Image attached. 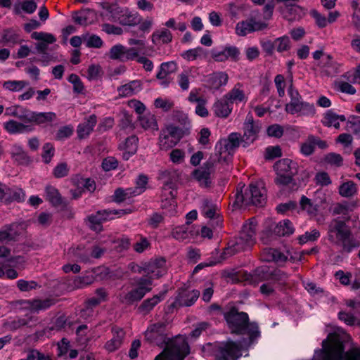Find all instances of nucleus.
<instances>
[{"instance_id": "f257e3e1", "label": "nucleus", "mask_w": 360, "mask_h": 360, "mask_svg": "<svg viewBox=\"0 0 360 360\" xmlns=\"http://www.w3.org/2000/svg\"><path fill=\"white\" fill-rule=\"evenodd\" d=\"M222 314L232 334L248 336L245 340L246 347H250L260 336L258 324L250 322L246 312L239 311L236 307L232 306L228 310L222 311Z\"/></svg>"}, {"instance_id": "f03ea898", "label": "nucleus", "mask_w": 360, "mask_h": 360, "mask_svg": "<svg viewBox=\"0 0 360 360\" xmlns=\"http://www.w3.org/2000/svg\"><path fill=\"white\" fill-rule=\"evenodd\" d=\"M328 240L342 247V252L350 253L360 246L353 236L349 226L340 217L333 219L328 224Z\"/></svg>"}, {"instance_id": "7ed1b4c3", "label": "nucleus", "mask_w": 360, "mask_h": 360, "mask_svg": "<svg viewBox=\"0 0 360 360\" xmlns=\"http://www.w3.org/2000/svg\"><path fill=\"white\" fill-rule=\"evenodd\" d=\"M320 353L319 360H360V348L352 347L345 350V343L338 337H334L330 342L327 339L322 342V349L316 350Z\"/></svg>"}, {"instance_id": "20e7f679", "label": "nucleus", "mask_w": 360, "mask_h": 360, "mask_svg": "<svg viewBox=\"0 0 360 360\" xmlns=\"http://www.w3.org/2000/svg\"><path fill=\"white\" fill-rule=\"evenodd\" d=\"M245 184L238 185L235 194V200L232 207L233 209H238L243 205L263 207L266 202V190L257 184L251 183L245 191Z\"/></svg>"}, {"instance_id": "39448f33", "label": "nucleus", "mask_w": 360, "mask_h": 360, "mask_svg": "<svg viewBox=\"0 0 360 360\" xmlns=\"http://www.w3.org/2000/svg\"><path fill=\"white\" fill-rule=\"evenodd\" d=\"M255 224L250 221L249 224H244L239 236L228 243V246L221 255V259H225L240 251H243L252 245L255 240Z\"/></svg>"}, {"instance_id": "423d86ee", "label": "nucleus", "mask_w": 360, "mask_h": 360, "mask_svg": "<svg viewBox=\"0 0 360 360\" xmlns=\"http://www.w3.org/2000/svg\"><path fill=\"white\" fill-rule=\"evenodd\" d=\"M276 176L274 183L277 186H289L296 190L297 184L294 176L298 173L297 164L290 159L283 158L277 161L274 165Z\"/></svg>"}, {"instance_id": "0eeeda50", "label": "nucleus", "mask_w": 360, "mask_h": 360, "mask_svg": "<svg viewBox=\"0 0 360 360\" xmlns=\"http://www.w3.org/2000/svg\"><path fill=\"white\" fill-rule=\"evenodd\" d=\"M132 210L131 209L100 210L96 211L95 213L88 215L84 219V222L91 231L96 233H101L103 231V223L115 219L116 215L120 217L122 215L130 214Z\"/></svg>"}, {"instance_id": "6e6552de", "label": "nucleus", "mask_w": 360, "mask_h": 360, "mask_svg": "<svg viewBox=\"0 0 360 360\" xmlns=\"http://www.w3.org/2000/svg\"><path fill=\"white\" fill-rule=\"evenodd\" d=\"M288 94L290 98V102L285 107V110L288 113L291 115L300 113L307 116L314 115V105L312 103L303 101L298 90L293 87L292 77H291V84L288 89Z\"/></svg>"}, {"instance_id": "1a4fd4ad", "label": "nucleus", "mask_w": 360, "mask_h": 360, "mask_svg": "<svg viewBox=\"0 0 360 360\" xmlns=\"http://www.w3.org/2000/svg\"><path fill=\"white\" fill-rule=\"evenodd\" d=\"M145 338L150 342L160 347H167L164 349L169 348L174 344H188L184 341L178 343L171 340L167 334V324L164 322L155 323L148 326L145 332Z\"/></svg>"}, {"instance_id": "9d476101", "label": "nucleus", "mask_w": 360, "mask_h": 360, "mask_svg": "<svg viewBox=\"0 0 360 360\" xmlns=\"http://www.w3.org/2000/svg\"><path fill=\"white\" fill-rule=\"evenodd\" d=\"M215 360H238L242 355L241 346L232 340L209 343Z\"/></svg>"}, {"instance_id": "9b49d317", "label": "nucleus", "mask_w": 360, "mask_h": 360, "mask_svg": "<svg viewBox=\"0 0 360 360\" xmlns=\"http://www.w3.org/2000/svg\"><path fill=\"white\" fill-rule=\"evenodd\" d=\"M251 277L254 282L278 283V285L280 287L285 285L288 279V275L285 272L278 269H272L268 266H261L256 268L253 270Z\"/></svg>"}, {"instance_id": "f8f14e48", "label": "nucleus", "mask_w": 360, "mask_h": 360, "mask_svg": "<svg viewBox=\"0 0 360 360\" xmlns=\"http://www.w3.org/2000/svg\"><path fill=\"white\" fill-rule=\"evenodd\" d=\"M18 118L24 123H21V134H27L34 130L35 124H42L53 122L56 118V115L53 112H38L28 111L18 116Z\"/></svg>"}, {"instance_id": "ddd939ff", "label": "nucleus", "mask_w": 360, "mask_h": 360, "mask_svg": "<svg viewBox=\"0 0 360 360\" xmlns=\"http://www.w3.org/2000/svg\"><path fill=\"white\" fill-rule=\"evenodd\" d=\"M134 285L136 288L126 293L122 300V302L127 305H133L135 303H138L147 293L152 290L150 278L136 277L134 278Z\"/></svg>"}, {"instance_id": "4468645a", "label": "nucleus", "mask_w": 360, "mask_h": 360, "mask_svg": "<svg viewBox=\"0 0 360 360\" xmlns=\"http://www.w3.org/2000/svg\"><path fill=\"white\" fill-rule=\"evenodd\" d=\"M242 144V135L238 132L231 133L227 139H221L215 145V151L219 155L225 153L224 162L229 163L232 160L235 150Z\"/></svg>"}, {"instance_id": "2eb2a0df", "label": "nucleus", "mask_w": 360, "mask_h": 360, "mask_svg": "<svg viewBox=\"0 0 360 360\" xmlns=\"http://www.w3.org/2000/svg\"><path fill=\"white\" fill-rule=\"evenodd\" d=\"M243 129L242 146L247 148L257 139L261 126L258 122H254L252 115H248L243 123Z\"/></svg>"}, {"instance_id": "dca6fc26", "label": "nucleus", "mask_w": 360, "mask_h": 360, "mask_svg": "<svg viewBox=\"0 0 360 360\" xmlns=\"http://www.w3.org/2000/svg\"><path fill=\"white\" fill-rule=\"evenodd\" d=\"M188 344H174L169 348L164 349L155 358V360H184L189 354Z\"/></svg>"}, {"instance_id": "f3484780", "label": "nucleus", "mask_w": 360, "mask_h": 360, "mask_svg": "<svg viewBox=\"0 0 360 360\" xmlns=\"http://www.w3.org/2000/svg\"><path fill=\"white\" fill-rule=\"evenodd\" d=\"M139 55L136 48H127L122 44H118L112 46L109 51L110 58L112 60H118L120 62L133 60Z\"/></svg>"}, {"instance_id": "a211bd4d", "label": "nucleus", "mask_w": 360, "mask_h": 360, "mask_svg": "<svg viewBox=\"0 0 360 360\" xmlns=\"http://www.w3.org/2000/svg\"><path fill=\"white\" fill-rule=\"evenodd\" d=\"M210 53L212 59L216 62H224L229 59L236 62L239 60L238 48L230 44L225 45L221 50L212 49Z\"/></svg>"}, {"instance_id": "6ab92c4d", "label": "nucleus", "mask_w": 360, "mask_h": 360, "mask_svg": "<svg viewBox=\"0 0 360 360\" xmlns=\"http://www.w3.org/2000/svg\"><path fill=\"white\" fill-rule=\"evenodd\" d=\"M200 295L197 290H188L182 288L179 291L174 302L171 304L172 307H190L193 305Z\"/></svg>"}, {"instance_id": "aec40b11", "label": "nucleus", "mask_w": 360, "mask_h": 360, "mask_svg": "<svg viewBox=\"0 0 360 360\" xmlns=\"http://www.w3.org/2000/svg\"><path fill=\"white\" fill-rule=\"evenodd\" d=\"M179 179V173L175 169L160 171L158 179L162 181V190L176 192V182Z\"/></svg>"}, {"instance_id": "412c9836", "label": "nucleus", "mask_w": 360, "mask_h": 360, "mask_svg": "<svg viewBox=\"0 0 360 360\" xmlns=\"http://www.w3.org/2000/svg\"><path fill=\"white\" fill-rule=\"evenodd\" d=\"M167 290L162 291L159 294L150 298L144 300L137 308V312L142 315L148 314L154 307L164 300Z\"/></svg>"}, {"instance_id": "4be33fe9", "label": "nucleus", "mask_w": 360, "mask_h": 360, "mask_svg": "<svg viewBox=\"0 0 360 360\" xmlns=\"http://www.w3.org/2000/svg\"><path fill=\"white\" fill-rule=\"evenodd\" d=\"M112 338L105 345V348L109 352H113L121 347L125 335L124 330L118 327H112Z\"/></svg>"}, {"instance_id": "5701e85b", "label": "nucleus", "mask_w": 360, "mask_h": 360, "mask_svg": "<svg viewBox=\"0 0 360 360\" xmlns=\"http://www.w3.org/2000/svg\"><path fill=\"white\" fill-rule=\"evenodd\" d=\"M11 155V158L20 165L27 166L32 161L23 147L17 143L12 146Z\"/></svg>"}, {"instance_id": "b1692460", "label": "nucleus", "mask_w": 360, "mask_h": 360, "mask_svg": "<svg viewBox=\"0 0 360 360\" xmlns=\"http://www.w3.org/2000/svg\"><path fill=\"white\" fill-rule=\"evenodd\" d=\"M228 80L229 76L225 72H215L208 76L207 83L210 89L218 90L226 85Z\"/></svg>"}, {"instance_id": "393cba45", "label": "nucleus", "mask_w": 360, "mask_h": 360, "mask_svg": "<svg viewBox=\"0 0 360 360\" xmlns=\"http://www.w3.org/2000/svg\"><path fill=\"white\" fill-rule=\"evenodd\" d=\"M97 123V117L96 115H91L86 121L78 125L77 129L78 138L80 139L87 137L94 130Z\"/></svg>"}, {"instance_id": "a878e982", "label": "nucleus", "mask_w": 360, "mask_h": 360, "mask_svg": "<svg viewBox=\"0 0 360 360\" xmlns=\"http://www.w3.org/2000/svg\"><path fill=\"white\" fill-rule=\"evenodd\" d=\"M165 131L167 133V136H170L173 139V141L169 145H167V147L175 146L184 136L191 134V131H188L187 129H183L174 124L167 126Z\"/></svg>"}, {"instance_id": "bb28decb", "label": "nucleus", "mask_w": 360, "mask_h": 360, "mask_svg": "<svg viewBox=\"0 0 360 360\" xmlns=\"http://www.w3.org/2000/svg\"><path fill=\"white\" fill-rule=\"evenodd\" d=\"M213 110L216 116L226 118L232 111V105L223 96L214 103Z\"/></svg>"}, {"instance_id": "cd10ccee", "label": "nucleus", "mask_w": 360, "mask_h": 360, "mask_svg": "<svg viewBox=\"0 0 360 360\" xmlns=\"http://www.w3.org/2000/svg\"><path fill=\"white\" fill-rule=\"evenodd\" d=\"M46 200H48L52 206L59 207L66 205L63 198L60 194L58 190L52 186H47L45 188Z\"/></svg>"}, {"instance_id": "c85d7f7f", "label": "nucleus", "mask_w": 360, "mask_h": 360, "mask_svg": "<svg viewBox=\"0 0 360 360\" xmlns=\"http://www.w3.org/2000/svg\"><path fill=\"white\" fill-rule=\"evenodd\" d=\"M29 306L32 311L39 312L49 309L51 306L56 303V300L53 298H46L44 300L34 299L28 300Z\"/></svg>"}, {"instance_id": "c756f323", "label": "nucleus", "mask_w": 360, "mask_h": 360, "mask_svg": "<svg viewBox=\"0 0 360 360\" xmlns=\"http://www.w3.org/2000/svg\"><path fill=\"white\" fill-rule=\"evenodd\" d=\"M144 275L142 277L151 279L153 282L154 279L161 278L167 272V270H158L154 265L151 259L148 262H143Z\"/></svg>"}, {"instance_id": "7c9ffc66", "label": "nucleus", "mask_w": 360, "mask_h": 360, "mask_svg": "<svg viewBox=\"0 0 360 360\" xmlns=\"http://www.w3.org/2000/svg\"><path fill=\"white\" fill-rule=\"evenodd\" d=\"M141 89V84L139 80H133L117 88L119 95L122 97L131 96Z\"/></svg>"}, {"instance_id": "2f4dec72", "label": "nucleus", "mask_w": 360, "mask_h": 360, "mask_svg": "<svg viewBox=\"0 0 360 360\" xmlns=\"http://www.w3.org/2000/svg\"><path fill=\"white\" fill-rule=\"evenodd\" d=\"M142 18L137 12H131L127 9L119 20V23L123 26L134 27L141 22Z\"/></svg>"}, {"instance_id": "473e14b6", "label": "nucleus", "mask_w": 360, "mask_h": 360, "mask_svg": "<svg viewBox=\"0 0 360 360\" xmlns=\"http://www.w3.org/2000/svg\"><path fill=\"white\" fill-rule=\"evenodd\" d=\"M176 192L169 191V195L162 199L161 207L167 210L169 215L172 216L176 213V201L175 197Z\"/></svg>"}, {"instance_id": "72a5a7b5", "label": "nucleus", "mask_w": 360, "mask_h": 360, "mask_svg": "<svg viewBox=\"0 0 360 360\" xmlns=\"http://www.w3.org/2000/svg\"><path fill=\"white\" fill-rule=\"evenodd\" d=\"M294 228L289 219L279 222L274 228V233L278 236H285L292 234Z\"/></svg>"}, {"instance_id": "f704fd0d", "label": "nucleus", "mask_w": 360, "mask_h": 360, "mask_svg": "<svg viewBox=\"0 0 360 360\" xmlns=\"http://www.w3.org/2000/svg\"><path fill=\"white\" fill-rule=\"evenodd\" d=\"M19 34L13 29H4L2 32L1 41L4 45L14 46L19 43Z\"/></svg>"}, {"instance_id": "c9c22d12", "label": "nucleus", "mask_w": 360, "mask_h": 360, "mask_svg": "<svg viewBox=\"0 0 360 360\" xmlns=\"http://www.w3.org/2000/svg\"><path fill=\"white\" fill-rule=\"evenodd\" d=\"M238 86H240V84L238 83L230 91L224 96L231 105H233L234 102L240 103L245 99L244 91L238 89L237 87Z\"/></svg>"}, {"instance_id": "e433bc0d", "label": "nucleus", "mask_w": 360, "mask_h": 360, "mask_svg": "<svg viewBox=\"0 0 360 360\" xmlns=\"http://www.w3.org/2000/svg\"><path fill=\"white\" fill-rule=\"evenodd\" d=\"M178 69L175 61H169L161 63L160 70L156 75L157 79H163L166 76L175 72Z\"/></svg>"}, {"instance_id": "4c0bfd02", "label": "nucleus", "mask_w": 360, "mask_h": 360, "mask_svg": "<svg viewBox=\"0 0 360 360\" xmlns=\"http://www.w3.org/2000/svg\"><path fill=\"white\" fill-rule=\"evenodd\" d=\"M210 172L200 169H195L192 172V176L198 181L200 186L204 187H210L211 184Z\"/></svg>"}, {"instance_id": "58836bf2", "label": "nucleus", "mask_w": 360, "mask_h": 360, "mask_svg": "<svg viewBox=\"0 0 360 360\" xmlns=\"http://www.w3.org/2000/svg\"><path fill=\"white\" fill-rule=\"evenodd\" d=\"M356 185L352 181H347L339 186V194L345 198H351L357 193Z\"/></svg>"}, {"instance_id": "ea45409f", "label": "nucleus", "mask_w": 360, "mask_h": 360, "mask_svg": "<svg viewBox=\"0 0 360 360\" xmlns=\"http://www.w3.org/2000/svg\"><path fill=\"white\" fill-rule=\"evenodd\" d=\"M172 40V34L167 29H162L161 31H155L152 34V41L154 44H158L160 41L163 44H168Z\"/></svg>"}, {"instance_id": "a19ab883", "label": "nucleus", "mask_w": 360, "mask_h": 360, "mask_svg": "<svg viewBox=\"0 0 360 360\" xmlns=\"http://www.w3.org/2000/svg\"><path fill=\"white\" fill-rule=\"evenodd\" d=\"M300 205L302 210H306L309 214L313 216L317 214L320 207L319 205L312 202L311 200L305 195H302Z\"/></svg>"}, {"instance_id": "79ce46f5", "label": "nucleus", "mask_w": 360, "mask_h": 360, "mask_svg": "<svg viewBox=\"0 0 360 360\" xmlns=\"http://www.w3.org/2000/svg\"><path fill=\"white\" fill-rule=\"evenodd\" d=\"M255 32V29L252 26V18H249L246 20L238 22L236 26V33L238 36L244 37L248 33Z\"/></svg>"}, {"instance_id": "37998d69", "label": "nucleus", "mask_w": 360, "mask_h": 360, "mask_svg": "<svg viewBox=\"0 0 360 360\" xmlns=\"http://www.w3.org/2000/svg\"><path fill=\"white\" fill-rule=\"evenodd\" d=\"M134 192L131 188L123 189L122 188H117L115 189L112 195V200L117 203L124 202L127 198L133 197Z\"/></svg>"}, {"instance_id": "c03bdc74", "label": "nucleus", "mask_w": 360, "mask_h": 360, "mask_svg": "<svg viewBox=\"0 0 360 360\" xmlns=\"http://www.w3.org/2000/svg\"><path fill=\"white\" fill-rule=\"evenodd\" d=\"M25 194L22 188H8L6 202H10L12 201L22 202L25 200Z\"/></svg>"}, {"instance_id": "a18cd8bd", "label": "nucleus", "mask_w": 360, "mask_h": 360, "mask_svg": "<svg viewBox=\"0 0 360 360\" xmlns=\"http://www.w3.org/2000/svg\"><path fill=\"white\" fill-rule=\"evenodd\" d=\"M302 11L301 6L295 4L287 5L286 11L284 12V18L288 21H293L300 17Z\"/></svg>"}, {"instance_id": "49530a36", "label": "nucleus", "mask_w": 360, "mask_h": 360, "mask_svg": "<svg viewBox=\"0 0 360 360\" xmlns=\"http://www.w3.org/2000/svg\"><path fill=\"white\" fill-rule=\"evenodd\" d=\"M224 162V156L222 155H219V153L215 151V153L212 154L209 159L205 162L203 163L202 166L200 168L211 174V172L212 171L215 165L217 162Z\"/></svg>"}, {"instance_id": "de8ad7c7", "label": "nucleus", "mask_w": 360, "mask_h": 360, "mask_svg": "<svg viewBox=\"0 0 360 360\" xmlns=\"http://www.w3.org/2000/svg\"><path fill=\"white\" fill-rule=\"evenodd\" d=\"M136 186L131 188L134 192V195H139L146 190V186L148 182V178L146 175L141 174L136 179Z\"/></svg>"}, {"instance_id": "09e8293b", "label": "nucleus", "mask_w": 360, "mask_h": 360, "mask_svg": "<svg viewBox=\"0 0 360 360\" xmlns=\"http://www.w3.org/2000/svg\"><path fill=\"white\" fill-rule=\"evenodd\" d=\"M29 85V82L24 80H8L4 82L3 87L11 91H20Z\"/></svg>"}, {"instance_id": "8fccbe9b", "label": "nucleus", "mask_w": 360, "mask_h": 360, "mask_svg": "<svg viewBox=\"0 0 360 360\" xmlns=\"http://www.w3.org/2000/svg\"><path fill=\"white\" fill-rule=\"evenodd\" d=\"M346 129L355 135L360 134V116L350 115L347 121Z\"/></svg>"}, {"instance_id": "3c124183", "label": "nucleus", "mask_w": 360, "mask_h": 360, "mask_svg": "<svg viewBox=\"0 0 360 360\" xmlns=\"http://www.w3.org/2000/svg\"><path fill=\"white\" fill-rule=\"evenodd\" d=\"M139 120L140 121V124L145 129H158V124H157L156 120H155V117L152 115L148 114V115H140L139 117Z\"/></svg>"}, {"instance_id": "603ef678", "label": "nucleus", "mask_w": 360, "mask_h": 360, "mask_svg": "<svg viewBox=\"0 0 360 360\" xmlns=\"http://www.w3.org/2000/svg\"><path fill=\"white\" fill-rule=\"evenodd\" d=\"M94 281L92 274L77 276L73 281V285L75 288L80 289L88 286Z\"/></svg>"}, {"instance_id": "864d4df0", "label": "nucleus", "mask_w": 360, "mask_h": 360, "mask_svg": "<svg viewBox=\"0 0 360 360\" xmlns=\"http://www.w3.org/2000/svg\"><path fill=\"white\" fill-rule=\"evenodd\" d=\"M174 120L181 126V128L187 129L188 131H191V121L186 113L182 111H175L174 113Z\"/></svg>"}, {"instance_id": "5fc2aeb1", "label": "nucleus", "mask_w": 360, "mask_h": 360, "mask_svg": "<svg viewBox=\"0 0 360 360\" xmlns=\"http://www.w3.org/2000/svg\"><path fill=\"white\" fill-rule=\"evenodd\" d=\"M83 39L86 41V46L88 48L98 49L103 46V41L100 37L96 34L88 36V34L82 35Z\"/></svg>"}, {"instance_id": "6e6d98bb", "label": "nucleus", "mask_w": 360, "mask_h": 360, "mask_svg": "<svg viewBox=\"0 0 360 360\" xmlns=\"http://www.w3.org/2000/svg\"><path fill=\"white\" fill-rule=\"evenodd\" d=\"M323 161L328 165L341 167L343 164V158L341 155L336 153H329L323 158Z\"/></svg>"}, {"instance_id": "4d7b16f0", "label": "nucleus", "mask_w": 360, "mask_h": 360, "mask_svg": "<svg viewBox=\"0 0 360 360\" xmlns=\"http://www.w3.org/2000/svg\"><path fill=\"white\" fill-rule=\"evenodd\" d=\"M336 117V113L329 110L324 115L323 124L328 127L333 126L335 129H339L340 126Z\"/></svg>"}, {"instance_id": "13d9d810", "label": "nucleus", "mask_w": 360, "mask_h": 360, "mask_svg": "<svg viewBox=\"0 0 360 360\" xmlns=\"http://www.w3.org/2000/svg\"><path fill=\"white\" fill-rule=\"evenodd\" d=\"M275 49L279 53L288 51L290 48V40L287 36L276 38L274 40Z\"/></svg>"}, {"instance_id": "bf43d9fd", "label": "nucleus", "mask_w": 360, "mask_h": 360, "mask_svg": "<svg viewBox=\"0 0 360 360\" xmlns=\"http://www.w3.org/2000/svg\"><path fill=\"white\" fill-rule=\"evenodd\" d=\"M192 231H188V228L186 226H177L172 231V236L177 240H184L189 238V235H192Z\"/></svg>"}, {"instance_id": "052dcab7", "label": "nucleus", "mask_w": 360, "mask_h": 360, "mask_svg": "<svg viewBox=\"0 0 360 360\" xmlns=\"http://www.w3.org/2000/svg\"><path fill=\"white\" fill-rule=\"evenodd\" d=\"M54 153L55 148L51 143H46L44 144L42 147L41 157L44 163L49 164L53 157Z\"/></svg>"}, {"instance_id": "680f3d73", "label": "nucleus", "mask_w": 360, "mask_h": 360, "mask_svg": "<svg viewBox=\"0 0 360 360\" xmlns=\"http://www.w3.org/2000/svg\"><path fill=\"white\" fill-rule=\"evenodd\" d=\"M128 8L121 7L117 4H112V8L110 11L111 20L113 22H119L123 15L124 13L127 11Z\"/></svg>"}, {"instance_id": "e2e57ef3", "label": "nucleus", "mask_w": 360, "mask_h": 360, "mask_svg": "<svg viewBox=\"0 0 360 360\" xmlns=\"http://www.w3.org/2000/svg\"><path fill=\"white\" fill-rule=\"evenodd\" d=\"M17 287L21 292H28L39 288L40 285L34 281H25L20 279L17 281Z\"/></svg>"}, {"instance_id": "0e129e2a", "label": "nucleus", "mask_w": 360, "mask_h": 360, "mask_svg": "<svg viewBox=\"0 0 360 360\" xmlns=\"http://www.w3.org/2000/svg\"><path fill=\"white\" fill-rule=\"evenodd\" d=\"M91 11V9L86 8L79 11H75L72 14L74 22L80 25H86L87 23V13Z\"/></svg>"}, {"instance_id": "69168bd1", "label": "nucleus", "mask_w": 360, "mask_h": 360, "mask_svg": "<svg viewBox=\"0 0 360 360\" xmlns=\"http://www.w3.org/2000/svg\"><path fill=\"white\" fill-rule=\"evenodd\" d=\"M31 38L35 40L46 41V43L53 44L56 41V38L50 33L43 32H34L31 34Z\"/></svg>"}, {"instance_id": "338daca9", "label": "nucleus", "mask_w": 360, "mask_h": 360, "mask_svg": "<svg viewBox=\"0 0 360 360\" xmlns=\"http://www.w3.org/2000/svg\"><path fill=\"white\" fill-rule=\"evenodd\" d=\"M68 82L73 84V91L76 94H82L84 89L83 83L78 75L71 74L68 79Z\"/></svg>"}, {"instance_id": "774afa93", "label": "nucleus", "mask_w": 360, "mask_h": 360, "mask_svg": "<svg viewBox=\"0 0 360 360\" xmlns=\"http://www.w3.org/2000/svg\"><path fill=\"white\" fill-rule=\"evenodd\" d=\"M21 123L10 120L4 124V127L10 134H21Z\"/></svg>"}]
</instances>
